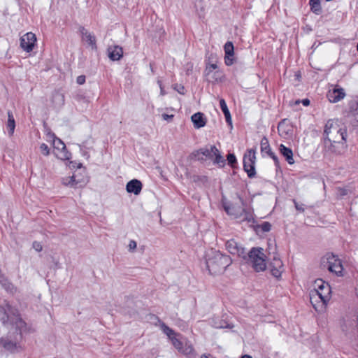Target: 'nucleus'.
<instances>
[{
    "mask_svg": "<svg viewBox=\"0 0 358 358\" xmlns=\"http://www.w3.org/2000/svg\"><path fill=\"white\" fill-rule=\"evenodd\" d=\"M324 150L327 153L339 155L346 142L347 130L338 120H329L325 124L323 134Z\"/></svg>",
    "mask_w": 358,
    "mask_h": 358,
    "instance_id": "nucleus-1",
    "label": "nucleus"
},
{
    "mask_svg": "<svg viewBox=\"0 0 358 358\" xmlns=\"http://www.w3.org/2000/svg\"><path fill=\"white\" fill-rule=\"evenodd\" d=\"M0 321L4 326H13L20 331L26 329V323L21 318L19 310L6 300L0 301Z\"/></svg>",
    "mask_w": 358,
    "mask_h": 358,
    "instance_id": "nucleus-2",
    "label": "nucleus"
},
{
    "mask_svg": "<svg viewBox=\"0 0 358 358\" xmlns=\"http://www.w3.org/2000/svg\"><path fill=\"white\" fill-rule=\"evenodd\" d=\"M231 263V258L220 251L211 250L206 254V264L210 274L222 273Z\"/></svg>",
    "mask_w": 358,
    "mask_h": 358,
    "instance_id": "nucleus-3",
    "label": "nucleus"
},
{
    "mask_svg": "<svg viewBox=\"0 0 358 358\" xmlns=\"http://www.w3.org/2000/svg\"><path fill=\"white\" fill-rule=\"evenodd\" d=\"M22 331L15 329V331H10L6 336L1 337L0 346L11 353L18 352L21 349Z\"/></svg>",
    "mask_w": 358,
    "mask_h": 358,
    "instance_id": "nucleus-4",
    "label": "nucleus"
},
{
    "mask_svg": "<svg viewBox=\"0 0 358 358\" xmlns=\"http://www.w3.org/2000/svg\"><path fill=\"white\" fill-rule=\"evenodd\" d=\"M266 257L262 248H252L248 252V261L257 272L266 269Z\"/></svg>",
    "mask_w": 358,
    "mask_h": 358,
    "instance_id": "nucleus-5",
    "label": "nucleus"
},
{
    "mask_svg": "<svg viewBox=\"0 0 358 358\" xmlns=\"http://www.w3.org/2000/svg\"><path fill=\"white\" fill-rule=\"evenodd\" d=\"M322 266L327 268L331 273H335L338 276H343V267L340 259L334 255H327L322 259Z\"/></svg>",
    "mask_w": 358,
    "mask_h": 358,
    "instance_id": "nucleus-6",
    "label": "nucleus"
},
{
    "mask_svg": "<svg viewBox=\"0 0 358 358\" xmlns=\"http://www.w3.org/2000/svg\"><path fill=\"white\" fill-rule=\"evenodd\" d=\"M255 150L250 149L243 156V169L247 173L250 178H252L256 175L255 171Z\"/></svg>",
    "mask_w": 358,
    "mask_h": 358,
    "instance_id": "nucleus-7",
    "label": "nucleus"
},
{
    "mask_svg": "<svg viewBox=\"0 0 358 358\" xmlns=\"http://www.w3.org/2000/svg\"><path fill=\"white\" fill-rule=\"evenodd\" d=\"M50 137L53 138V147L55 155L61 160H69L71 157V154L69 152L64 142L56 137L54 134H50Z\"/></svg>",
    "mask_w": 358,
    "mask_h": 358,
    "instance_id": "nucleus-8",
    "label": "nucleus"
},
{
    "mask_svg": "<svg viewBox=\"0 0 358 358\" xmlns=\"http://www.w3.org/2000/svg\"><path fill=\"white\" fill-rule=\"evenodd\" d=\"M224 210L227 214L234 216L235 218H242V220L248 222H254L253 213L250 209L243 208L241 210H238L234 206H226Z\"/></svg>",
    "mask_w": 358,
    "mask_h": 358,
    "instance_id": "nucleus-9",
    "label": "nucleus"
},
{
    "mask_svg": "<svg viewBox=\"0 0 358 358\" xmlns=\"http://www.w3.org/2000/svg\"><path fill=\"white\" fill-rule=\"evenodd\" d=\"M327 287H326V293H324V295L323 296H320L317 292L312 290L310 292V301L315 310L317 312H323L325 310L327 303L329 301L327 300Z\"/></svg>",
    "mask_w": 358,
    "mask_h": 358,
    "instance_id": "nucleus-10",
    "label": "nucleus"
},
{
    "mask_svg": "<svg viewBox=\"0 0 358 358\" xmlns=\"http://www.w3.org/2000/svg\"><path fill=\"white\" fill-rule=\"evenodd\" d=\"M36 42V37L32 32H28L24 34L20 38V47L26 52H29L32 51L35 43Z\"/></svg>",
    "mask_w": 358,
    "mask_h": 358,
    "instance_id": "nucleus-11",
    "label": "nucleus"
},
{
    "mask_svg": "<svg viewBox=\"0 0 358 358\" xmlns=\"http://www.w3.org/2000/svg\"><path fill=\"white\" fill-rule=\"evenodd\" d=\"M226 249L228 250L229 253L234 255H237L238 257L245 258V251L244 248H243L239 243H238L234 239H230L226 242L225 244Z\"/></svg>",
    "mask_w": 358,
    "mask_h": 358,
    "instance_id": "nucleus-12",
    "label": "nucleus"
},
{
    "mask_svg": "<svg viewBox=\"0 0 358 358\" xmlns=\"http://www.w3.org/2000/svg\"><path fill=\"white\" fill-rule=\"evenodd\" d=\"M262 153H266L268 156L272 158L276 166H280V162L278 157L272 152L268 140L266 137H263L260 143Z\"/></svg>",
    "mask_w": 358,
    "mask_h": 358,
    "instance_id": "nucleus-13",
    "label": "nucleus"
},
{
    "mask_svg": "<svg viewBox=\"0 0 358 358\" xmlns=\"http://www.w3.org/2000/svg\"><path fill=\"white\" fill-rule=\"evenodd\" d=\"M82 41L86 42L92 50H96V40L94 34L90 32L87 29L81 27L80 28Z\"/></svg>",
    "mask_w": 358,
    "mask_h": 358,
    "instance_id": "nucleus-14",
    "label": "nucleus"
},
{
    "mask_svg": "<svg viewBox=\"0 0 358 358\" xmlns=\"http://www.w3.org/2000/svg\"><path fill=\"white\" fill-rule=\"evenodd\" d=\"M315 287L312 291L318 292L319 295L321 296H323L324 295V293H326L325 290L326 287H327V300L329 301L331 294V287L329 285L327 282L323 281L322 280L319 279L315 280Z\"/></svg>",
    "mask_w": 358,
    "mask_h": 358,
    "instance_id": "nucleus-15",
    "label": "nucleus"
},
{
    "mask_svg": "<svg viewBox=\"0 0 358 358\" xmlns=\"http://www.w3.org/2000/svg\"><path fill=\"white\" fill-rule=\"evenodd\" d=\"M327 96L330 102L336 103L345 97V93L343 88L335 87L333 90H330Z\"/></svg>",
    "mask_w": 358,
    "mask_h": 358,
    "instance_id": "nucleus-16",
    "label": "nucleus"
},
{
    "mask_svg": "<svg viewBox=\"0 0 358 358\" xmlns=\"http://www.w3.org/2000/svg\"><path fill=\"white\" fill-rule=\"evenodd\" d=\"M278 131L279 135L284 138H287L292 135V127L287 119H283L278 123Z\"/></svg>",
    "mask_w": 358,
    "mask_h": 358,
    "instance_id": "nucleus-17",
    "label": "nucleus"
},
{
    "mask_svg": "<svg viewBox=\"0 0 358 358\" xmlns=\"http://www.w3.org/2000/svg\"><path fill=\"white\" fill-rule=\"evenodd\" d=\"M142 187V182L137 179L129 181L126 185L127 192L133 193L135 195H138L141 193Z\"/></svg>",
    "mask_w": 358,
    "mask_h": 358,
    "instance_id": "nucleus-18",
    "label": "nucleus"
},
{
    "mask_svg": "<svg viewBox=\"0 0 358 358\" xmlns=\"http://www.w3.org/2000/svg\"><path fill=\"white\" fill-rule=\"evenodd\" d=\"M108 57L113 61L120 60L123 55L122 48L117 45L108 48Z\"/></svg>",
    "mask_w": 358,
    "mask_h": 358,
    "instance_id": "nucleus-19",
    "label": "nucleus"
},
{
    "mask_svg": "<svg viewBox=\"0 0 358 358\" xmlns=\"http://www.w3.org/2000/svg\"><path fill=\"white\" fill-rule=\"evenodd\" d=\"M279 151L289 164H293L294 163L293 152L291 148L285 146L283 144H280L279 146Z\"/></svg>",
    "mask_w": 358,
    "mask_h": 358,
    "instance_id": "nucleus-20",
    "label": "nucleus"
},
{
    "mask_svg": "<svg viewBox=\"0 0 358 358\" xmlns=\"http://www.w3.org/2000/svg\"><path fill=\"white\" fill-rule=\"evenodd\" d=\"M191 120L194 124V127L196 129L203 127L206 123L204 115L200 112L194 113L191 117Z\"/></svg>",
    "mask_w": 358,
    "mask_h": 358,
    "instance_id": "nucleus-21",
    "label": "nucleus"
},
{
    "mask_svg": "<svg viewBox=\"0 0 358 358\" xmlns=\"http://www.w3.org/2000/svg\"><path fill=\"white\" fill-rule=\"evenodd\" d=\"M211 151L213 152V156H215L214 164L223 167L225 165V160L220 155L219 150L215 145H211Z\"/></svg>",
    "mask_w": 358,
    "mask_h": 358,
    "instance_id": "nucleus-22",
    "label": "nucleus"
},
{
    "mask_svg": "<svg viewBox=\"0 0 358 358\" xmlns=\"http://www.w3.org/2000/svg\"><path fill=\"white\" fill-rule=\"evenodd\" d=\"M52 102L55 107H61L64 104V95L59 91L54 92L52 96Z\"/></svg>",
    "mask_w": 358,
    "mask_h": 358,
    "instance_id": "nucleus-23",
    "label": "nucleus"
},
{
    "mask_svg": "<svg viewBox=\"0 0 358 358\" xmlns=\"http://www.w3.org/2000/svg\"><path fill=\"white\" fill-rule=\"evenodd\" d=\"M220 108L224 115L226 122L231 127H232L231 116L230 112L228 109V107L227 106V103H226L224 99H221L220 100Z\"/></svg>",
    "mask_w": 358,
    "mask_h": 358,
    "instance_id": "nucleus-24",
    "label": "nucleus"
},
{
    "mask_svg": "<svg viewBox=\"0 0 358 358\" xmlns=\"http://www.w3.org/2000/svg\"><path fill=\"white\" fill-rule=\"evenodd\" d=\"M200 155L202 156L207 157L208 158L213 157V152L211 151V148L208 149L207 148H201L192 153V155L194 157H196L198 160H203V157H200Z\"/></svg>",
    "mask_w": 358,
    "mask_h": 358,
    "instance_id": "nucleus-25",
    "label": "nucleus"
},
{
    "mask_svg": "<svg viewBox=\"0 0 358 358\" xmlns=\"http://www.w3.org/2000/svg\"><path fill=\"white\" fill-rule=\"evenodd\" d=\"M7 127L9 129L8 134L10 136H12L14 133V130L15 128V122L14 117L10 111L8 112V122Z\"/></svg>",
    "mask_w": 358,
    "mask_h": 358,
    "instance_id": "nucleus-26",
    "label": "nucleus"
},
{
    "mask_svg": "<svg viewBox=\"0 0 358 358\" xmlns=\"http://www.w3.org/2000/svg\"><path fill=\"white\" fill-rule=\"evenodd\" d=\"M62 184L66 186L76 187L78 182L76 180L75 176H68L62 178Z\"/></svg>",
    "mask_w": 358,
    "mask_h": 358,
    "instance_id": "nucleus-27",
    "label": "nucleus"
},
{
    "mask_svg": "<svg viewBox=\"0 0 358 358\" xmlns=\"http://www.w3.org/2000/svg\"><path fill=\"white\" fill-rule=\"evenodd\" d=\"M161 329L162 331L168 336V337L171 339V338H173V336L175 335L174 331L169 327L165 323L162 322L160 324Z\"/></svg>",
    "mask_w": 358,
    "mask_h": 358,
    "instance_id": "nucleus-28",
    "label": "nucleus"
},
{
    "mask_svg": "<svg viewBox=\"0 0 358 358\" xmlns=\"http://www.w3.org/2000/svg\"><path fill=\"white\" fill-rule=\"evenodd\" d=\"M310 6L311 10L315 13H319L321 10V5L320 0H310Z\"/></svg>",
    "mask_w": 358,
    "mask_h": 358,
    "instance_id": "nucleus-29",
    "label": "nucleus"
},
{
    "mask_svg": "<svg viewBox=\"0 0 358 358\" xmlns=\"http://www.w3.org/2000/svg\"><path fill=\"white\" fill-rule=\"evenodd\" d=\"M225 55L228 57H232L234 55V45L231 42L228 41L224 46Z\"/></svg>",
    "mask_w": 358,
    "mask_h": 358,
    "instance_id": "nucleus-30",
    "label": "nucleus"
},
{
    "mask_svg": "<svg viewBox=\"0 0 358 358\" xmlns=\"http://www.w3.org/2000/svg\"><path fill=\"white\" fill-rule=\"evenodd\" d=\"M271 267L277 268L278 269L283 268V264L281 259L276 256H274L273 260L270 264Z\"/></svg>",
    "mask_w": 358,
    "mask_h": 358,
    "instance_id": "nucleus-31",
    "label": "nucleus"
},
{
    "mask_svg": "<svg viewBox=\"0 0 358 358\" xmlns=\"http://www.w3.org/2000/svg\"><path fill=\"white\" fill-rule=\"evenodd\" d=\"M336 191L337 196L340 198H343V196L348 195L351 192L350 190L346 187H338L336 189Z\"/></svg>",
    "mask_w": 358,
    "mask_h": 358,
    "instance_id": "nucleus-32",
    "label": "nucleus"
},
{
    "mask_svg": "<svg viewBox=\"0 0 358 358\" xmlns=\"http://www.w3.org/2000/svg\"><path fill=\"white\" fill-rule=\"evenodd\" d=\"M172 344L173 346L179 351H182V349L183 348V344L182 343L178 340V338L173 337L171 338Z\"/></svg>",
    "mask_w": 358,
    "mask_h": 358,
    "instance_id": "nucleus-33",
    "label": "nucleus"
},
{
    "mask_svg": "<svg viewBox=\"0 0 358 358\" xmlns=\"http://www.w3.org/2000/svg\"><path fill=\"white\" fill-rule=\"evenodd\" d=\"M227 161L229 165H230L232 168H234L237 163L236 157L233 153H229L227 155Z\"/></svg>",
    "mask_w": 358,
    "mask_h": 358,
    "instance_id": "nucleus-34",
    "label": "nucleus"
},
{
    "mask_svg": "<svg viewBox=\"0 0 358 358\" xmlns=\"http://www.w3.org/2000/svg\"><path fill=\"white\" fill-rule=\"evenodd\" d=\"M259 228L263 232H268L271 229V224L268 222H264L262 224L259 225Z\"/></svg>",
    "mask_w": 358,
    "mask_h": 358,
    "instance_id": "nucleus-35",
    "label": "nucleus"
},
{
    "mask_svg": "<svg viewBox=\"0 0 358 358\" xmlns=\"http://www.w3.org/2000/svg\"><path fill=\"white\" fill-rule=\"evenodd\" d=\"M283 271V268H273V267H271V274L275 277V278H279L281 276V274Z\"/></svg>",
    "mask_w": 358,
    "mask_h": 358,
    "instance_id": "nucleus-36",
    "label": "nucleus"
},
{
    "mask_svg": "<svg viewBox=\"0 0 358 358\" xmlns=\"http://www.w3.org/2000/svg\"><path fill=\"white\" fill-rule=\"evenodd\" d=\"M40 150L42 152L43 155L45 156H48L50 154V149L45 143H42L40 145Z\"/></svg>",
    "mask_w": 358,
    "mask_h": 358,
    "instance_id": "nucleus-37",
    "label": "nucleus"
},
{
    "mask_svg": "<svg viewBox=\"0 0 358 358\" xmlns=\"http://www.w3.org/2000/svg\"><path fill=\"white\" fill-rule=\"evenodd\" d=\"M194 6L197 10H199L201 12L203 11L204 6H203V0H195Z\"/></svg>",
    "mask_w": 358,
    "mask_h": 358,
    "instance_id": "nucleus-38",
    "label": "nucleus"
},
{
    "mask_svg": "<svg viewBox=\"0 0 358 358\" xmlns=\"http://www.w3.org/2000/svg\"><path fill=\"white\" fill-rule=\"evenodd\" d=\"M216 69H217V65L216 64H211L207 66L205 71L206 75L209 76L213 72V71L215 70Z\"/></svg>",
    "mask_w": 358,
    "mask_h": 358,
    "instance_id": "nucleus-39",
    "label": "nucleus"
},
{
    "mask_svg": "<svg viewBox=\"0 0 358 358\" xmlns=\"http://www.w3.org/2000/svg\"><path fill=\"white\" fill-rule=\"evenodd\" d=\"M32 248L37 252H41L43 250V246L41 243L38 241H34L32 243Z\"/></svg>",
    "mask_w": 358,
    "mask_h": 358,
    "instance_id": "nucleus-40",
    "label": "nucleus"
},
{
    "mask_svg": "<svg viewBox=\"0 0 358 358\" xmlns=\"http://www.w3.org/2000/svg\"><path fill=\"white\" fill-rule=\"evenodd\" d=\"M194 349L191 345L186 346L185 348H183L182 349V351L180 352H182L185 355H190L193 352Z\"/></svg>",
    "mask_w": 358,
    "mask_h": 358,
    "instance_id": "nucleus-41",
    "label": "nucleus"
},
{
    "mask_svg": "<svg viewBox=\"0 0 358 358\" xmlns=\"http://www.w3.org/2000/svg\"><path fill=\"white\" fill-rule=\"evenodd\" d=\"M222 72L217 71L214 73L213 78L216 82L222 81Z\"/></svg>",
    "mask_w": 358,
    "mask_h": 358,
    "instance_id": "nucleus-42",
    "label": "nucleus"
},
{
    "mask_svg": "<svg viewBox=\"0 0 358 358\" xmlns=\"http://www.w3.org/2000/svg\"><path fill=\"white\" fill-rule=\"evenodd\" d=\"M174 89L176 90H177V92L178 93H180V94H185V87L181 85H176V87H174Z\"/></svg>",
    "mask_w": 358,
    "mask_h": 358,
    "instance_id": "nucleus-43",
    "label": "nucleus"
},
{
    "mask_svg": "<svg viewBox=\"0 0 358 358\" xmlns=\"http://www.w3.org/2000/svg\"><path fill=\"white\" fill-rule=\"evenodd\" d=\"M136 246H137V243L135 241L131 240L129 241V243L128 245L129 250H131V251L134 250L136 248Z\"/></svg>",
    "mask_w": 358,
    "mask_h": 358,
    "instance_id": "nucleus-44",
    "label": "nucleus"
},
{
    "mask_svg": "<svg viewBox=\"0 0 358 358\" xmlns=\"http://www.w3.org/2000/svg\"><path fill=\"white\" fill-rule=\"evenodd\" d=\"M76 82L79 85H83L85 83V76H79L77 77Z\"/></svg>",
    "mask_w": 358,
    "mask_h": 358,
    "instance_id": "nucleus-45",
    "label": "nucleus"
},
{
    "mask_svg": "<svg viewBox=\"0 0 358 358\" xmlns=\"http://www.w3.org/2000/svg\"><path fill=\"white\" fill-rule=\"evenodd\" d=\"M294 205H295V208L297 210H299L301 212L304 211L303 204H302V203L300 204L294 201Z\"/></svg>",
    "mask_w": 358,
    "mask_h": 358,
    "instance_id": "nucleus-46",
    "label": "nucleus"
},
{
    "mask_svg": "<svg viewBox=\"0 0 358 358\" xmlns=\"http://www.w3.org/2000/svg\"><path fill=\"white\" fill-rule=\"evenodd\" d=\"M173 117V115L163 114L162 118L164 120H171Z\"/></svg>",
    "mask_w": 358,
    "mask_h": 358,
    "instance_id": "nucleus-47",
    "label": "nucleus"
},
{
    "mask_svg": "<svg viewBox=\"0 0 358 358\" xmlns=\"http://www.w3.org/2000/svg\"><path fill=\"white\" fill-rule=\"evenodd\" d=\"M225 64L227 65V66H230L233 64L232 62V59H230V57H227L225 55Z\"/></svg>",
    "mask_w": 358,
    "mask_h": 358,
    "instance_id": "nucleus-48",
    "label": "nucleus"
},
{
    "mask_svg": "<svg viewBox=\"0 0 358 358\" xmlns=\"http://www.w3.org/2000/svg\"><path fill=\"white\" fill-rule=\"evenodd\" d=\"M302 103L305 106H308L310 105V100L308 99H304L301 101Z\"/></svg>",
    "mask_w": 358,
    "mask_h": 358,
    "instance_id": "nucleus-49",
    "label": "nucleus"
},
{
    "mask_svg": "<svg viewBox=\"0 0 358 358\" xmlns=\"http://www.w3.org/2000/svg\"><path fill=\"white\" fill-rule=\"evenodd\" d=\"M238 198L240 201V203H241V205L245 207L246 206V202L239 195L238 196Z\"/></svg>",
    "mask_w": 358,
    "mask_h": 358,
    "instance_id": "nucleus-50",
    "label": "nucleus"
},
{
    "mask_svg": "<svg viewBox=\"0 0 358 358\" xmlns=\"http://www.w3.org/2000/svg\"><path fill=\"white\" fill-rule=\"evenodd\" d=\"M158 84H159V87H160V90H161V94H162V95H164V94H165V92H164V88H163V87H162V83H161V81H158Z\"/></svg>",
    "mask_w": 358,
    "mask_h": 358,
    "instance_id": "nucleus-51",
    "label": "nucleus"
},
{
    "mask_svg": "<svg viewBox=\"0 0 358 358\" xmlns=\"http://www.w3.org/2000/svg\"><path fill=\"white\" fill-rule=\"evenodd\" d=\"M241 358H252V357L250 355H245L242 356Z\"/></svg>",
    "mask_w": 358,
    "mask_h": 358,
    "instance_id": "nucleus-52",
    "label": "nucleus"
},
{
    "mask_svg": "<svg viewBox=\"0 0 358 358\" xmlns=\"http://www.w3.org/2000/svg\"><path fill=\"white\" fill-rule=\"evenodd\" d=\"M151 71H153V69L152 68V64H150Z\"/></svg>",
    "mask_w": 358,
    "mask_h": 358,
    "instance_id": "nucleus-53",
    "label": "nucleus"
},
{
    "mask_svg": "<svg viewBox=\"0 0 358 358\" xmlns=\"http://www.w3.org/2000/svg\"><path fill=\"white\" fill-rule=\"evenodd\" d=\"M357 122H358V120H357Z\"/></svg>",
    "mask_w": 358,
    "mask_h": 358,
    "instance_id": "nucleus-54",
    "label": "nucleus"
}]
</instances>
